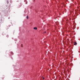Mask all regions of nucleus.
Listing matches in <instances>:
<instances>
[{"mask_svg": "<svg viewBox=\"0 0 80 80\" xmlns=\"http://www.w3.org/2000/svg\"><path fill=\"white\" fill-rule=\"evenodd\" d=\"M34 28V30H37V27L34 28Z\"/></svg>", "mask_w": 80, "mask_h": 80, "instance_id": "f03ea898", "label": "nucleus"}, {"mask_svg": "<svg viewBox=\"0 0 80 80\" xmlns=\"http://www.w3.org/2000/svg\"><path fill=\"white\" fill-rule=\"evenodd\" d=\"M77 42H74V45H77Z\"/></svg>", "mask_w": 80, "mask_h": 80, "instance_id": "f257e3e1", "label": "nucleus"}, {"mask_svg": "<svg viewBox=\"0 0 80 80\" xmlns=\"http://www.w3.org/2000/svg\"><path fill=\"white\" fill-rule=\"evenodd\" d=\"M46 33V32L45 31V32H44V33Z\"/></svg>", "mask_w": 80, "mask_h": 80, "instance_id": "0eeeda50", "label": "nucleus"}, {"mask_svg": "<svg viewBox=\"0 0 80 80\" xmlns=\"http://www.w3.org/2000/svg\"><path fill=\"white\" fill-rule=\"evenodd\" d=\"M44 78H45L43 77H42V78H41L42 79H43V80H44Z\"/></svg>", "mask_w": 80, "mask_h": 80, "instance_id": "7ed1b4c3", "label": "nucleus"}, {"mask_svg": "<svg viewBox=\"0 0 80 80\" xmlns=\"http://www.w3.org/2000/svg\"><path fill=\"white\" fill-rule=\"evenodd\" d=\"M27 4V3H26V4Z\"/></svg>", "mask_w": 80, "mask_h": 80, "instance_id": "6e6552de", "label": "nucleus"}, {"mask_svg": "<svg viewBox=\"0 0 80 80\" xmlns=\"http://www.w3.org/2000/svg\"><path fill=\"white\" fill-rule=\"evenodd\" d=\"M7 3H8L9 2H8V1H7Z\"/></svg>", "mask_w": 80, "mask_h": 80, "instance_id": "423d86ee", "label": "nucleus"}, {"mask_svg": "<svg viewBox=\"0 0 80 80\" xmlns=\"http://www.w3.org/2000/svg\"><path fill=\"white\" fill-rule=\"evenodd\" d=\"M28 16H27V19H28Z\"/></svg>", "mask_w": 80, "mask_h": 80, "instance_id": "39448f33", "label": "nucleus"}, {"mask_svg": "<svg viewBox=\"0 0 80 80\" xmlns=\"http://www.w3.org/2000/svg\"><path fill=\"white\" fill-rule=\"evenodd\" d=\"M21 47H23V44H21Z\"/></svg>", "mask_w": 80, "mask_h": 80, "instance_id": "20e7f679", "label": "nucleus"}]
</instances>
